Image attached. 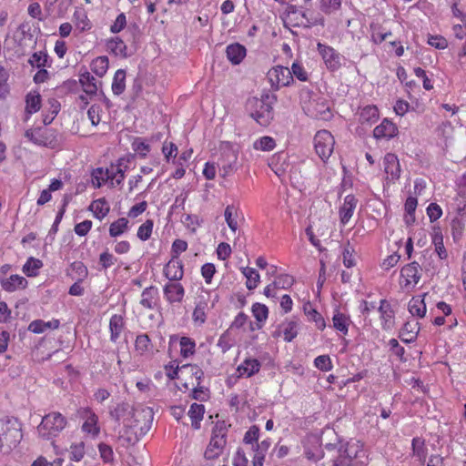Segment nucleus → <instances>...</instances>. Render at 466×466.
<instances>
[{
  "instance_id": "obj_50",
  "label": "nucleus",
  "mask_w": 466,
  "mask_h": 466,
  "mask_svg": "<svg viewBox=\"0 0 466 466\" xmlns=\"http://www.w3.org/2000/svg\"><path fill=\"white\" fill-rule=\"evenodd\" d=\"M180 354L183 358H188L195 353L196 343L188 337H182L179 341Z\"/></svg>"
},
{
  "instance_id": "obj_19",
  "label": "nucleus",
  "mask_w": 466,
  "mask_h": 466,
  "mask_svg": "<svg viewBox=\"0 0 466 466\" xmlns=\"http://www.w3.org/2000/svg\"><path fill=\"white\" fill-rule=\"evenodd\" d=\"M384 170L390 176L391 180H397L400 176V166L397 156L393 153H387L383 159Z\"/></svg>"
},
{
  "instance_id": "obj_31",
  "label": "nucleus",
  "mask_w": 466,
  "mask_h": 466,
  "mask_svg": "<svg viewBox=\"0 0 466 466\" xmlns=\"http://www.w3.org/2000/svg\"><path fill=\"white\" fill-rule=\"evenodd\" d=\"M124 318L121 315L115 314L111 317L109 321L111 341L116 342L118 339L124 329Z\"/></svg>"
},
{
  "instance_id": "obj_62",
  "label": "nucleus",
  "mask_w": 466,
  "mask_h": 466,
  "mask_svg": "<svg viewBox=\"0 0 466 466\" xmlns=\"http://www.w3.org/2000/svg\"><path fill=\"white\" fill-rule=\"evenodd\" d=\"M388 345L392 354L396 355L400 360H404L405 349L400 345L396 339H390Z\"/></svg>"
},
{
  "instance_id": "obj_59",
  "label": "nucleus",
  "mask_w": 466,
  "mask_h": 466,
  "mask_svg": "<svg viewBox=\"0 0 466 466\" xmlns=\"http://www.w3.org/2000/svg\"><path fill=\"white\" fill-rule=\"evenodd\" d=\"M451 234H452L453 239L457 240V239L461 238V237L462 236L464 228H465L464 220L460 218H454L451 220Z\"/></svg>"
},
{
  "instance_id": "obj_41",
  "label": "nucleus",
  "mask_w": 466,
  "mask_h": 466,
  "mask_svg": "<svg viewBox=\"0 0 466 466\" xmlns=\"http://www.w3.org/2000/svg\"><path fill=\"white\" fill-rule=\"evenodd\" d=\"M132 149L140 158H145L150 152L151 147L143 137H135L131 143Z\"/></svg>"
},
{
  "instance_id": "obj_63",
  "label": "nucleus",
  "mask_w": 466,
  "mask_h": 466,
  "mask_svg": "<svg viewBox=\"0 0 466 466\" xmlns=\"http://www.w3.org/2000/svg\"><path fill=\"white\" fill-rule=\"evenodd\" d=\"M127 26V17L124 13L119 14L114 23L110 26V31L113 34L119 33Z\"/></svg>"
},
{
  "instance_id": "obj_64",
  "label": "nucleus",
  "mask_w": 466,
  "mask_h": 466,
  "mask_svg": "<svg viewBox=\"0 0 466 466\" xmlns=\"http://www.w3.org/2000/svg\"><path fill=\"white\" fill-rule=\"evenodd\" d=\"M291 74L292 76H296L300 81H307L308 80V73L305 71L302 65H300L299 62H294L291 66Z\"/></svg>"
},
{
  "instance_id": "obj_37",
  "label": "nucleus",
  "mask_w": 466,
  "mask_h": 466,
  "mask_svg": "<svg viewBox=\"0 0 466 466\" xmlns=\"http://www.w3.org/2000/svg\"><path fill=\"white\" fill-rule=\"evenodd\" d=\"M41 96L37 92H30L25 96V112L28 115L36 113L41 108Z\"/></svg>"
},
{
  "instance_id": "obj_52",
  "label": "nucleus",
  "mask_w": 466,
  "mask_h": 466,
  "mask_svg": "<svg viewBox=\"0 0 466 466\" xmlns=\"http://www.w3.org/2000/svg\"><path fill=\"white\" fill-rule=\"evenodd\" d=\"M136 350L140 354L151 350V340L147 334H140L137 337L135 342Z\"/></svg>"
},
{
  "instance_id": "obj_18",
  "label": "nucleus",
  "mask_w": 466,
  "mask_h": 466,
  "mask_svg": "<svg viewBox=\"0 0 466 466\" xmlns=\"http://www.w3.org/2000/svg\"><path fill=\"white\" fill-rule=\"evenodd\" d=\"M279 329L273 333V337H279L280 333H283L284 340L287 342L292 341L298 335L299 321L295 319L287 320L279 326Z\"/></svg>"
},
{
  "instance_id": "obj_60",
  "label": "nucleus",
  "mask_w": 466,
  "mask_h": 466,
  "mask_svg": "<svg viewBox=\"0 0 466 466\" xmlns=\"http://www.w3.org/2000/svg\"><path fill=\"white\" fill-rule=\"evenodd\" d=\"M191 398L198 401H206L209 398V390L200 385V381L193 389Z\"/></svg>"
},
{
  "instance_id": "obj_43",
  "label": "nucleus",
  "mask_w": 466,
  "mask_h": 466,
  "mask_svg": "<svg viewBox=\"0 0 466 466\" xmlns=\"http://www.w3.org/2000/svg\"><path fill=\"white\" fill-rule=\"evenodd\" d=\"M73 16L76 27L80 32H85L91 28L90 20L84 10H76Z\"/></svg>"
},
{
  "instance_id": "obj_3",
  "label": "nucleus",
  "mask_w": 466,
  "mask_h": 466,
  "mask_svg": "<svg viewBox=\"0 0 466 466\" xmlns=\"http://www.w3.org/2000/svg\"><path fill=\"white\" fill-rule=\"evenodd\" d=\"M66 419L60 412H50L45 415L37 427L39 435L45 440L57 436L66 426Z\"/></svg>"
},
{
  "instance_id": "obj_61",
  "label": "nucleus",
  "mask_w": 466,
  "mask_h": 466,
  "mask_svg": "<svg viewBox=\"0 0 466 466\" xmlns=\"http://www.w3.org/2000/svg\"><path fill=\"white\" fill-rule=\"evenodd\" d=\"M314 365L322 371H329L332 369L331 360L329 355H319L314 360Z\"/></svg>"
},
{
  "instance_id": "obj_6",
  "label": "nucleus",
  "mask_w": 466,
  "mask_h": 466,
  "mask_svg": "<svg viewBox=\"0 0 466 466\" xmlns=\"http://www.w3.org/2000/svg\"><path fill=\"white\" fill-rule=\"evenodd\" d=\"M56 131L52 128L28 129L25 137L37 146L54 148L57 145Z\"/></svg>"
},
{
  "instance_id": "obj_1",
  "label": "nucleus",
  "mask_w": 466,
  "mask_h": 466,
  "mask_svg": "<svg viewBox=\"0 0 466 466\" xmlns=\"http://www.w3.org/2000/svg\"><path fill=\"white\" fill-rule=\"evenodd\" d=\"M276 100V96L268 93L262 95L260 99H249L250 116L260 126L268 127L274 117L273 104Z\"/></svg>"
},
{
  "instance_id": "obj_26",
  "label": "nucleus",
  "mask_w": 466,
  "mask_h": 466,
  "mask_svg": "<svg viewBox=\"0 0 466 466\" xmlns=\"http://www.w3.org/2000/svg\"><path fill=\"white\" fill-rule=\"evenodd\" d=\"M260 366L258 360L247 359L238 367L237 371L239 373V377L249 378L259 371Z\"/></svg>"
},
{
  "instance_id": "obj_32",
  "label": "nucleus",
  "mask_w": 466,
  "mask_h": 466,
  "mask_svg": "<svg viewBox=\"0 0 466 466\" xmlns=\"http://www.w3.org/2000/svg\"><path fill=\"white\" fill-rule=\"evenodd\" d=\"M79 82L83 87V90L87 95H96L97 92V86L96 78L88 72L85 71L79 76Z\"/></svg>"
},
{
  "instance_id": "obj_35",
  "label": "nucleus",
  "mask_w": 466,
  "mask_h": 466,
  "mask_svg": "<svg viewBox=\"0 0 466 466\" xmlns=\"http://www.w3.org/2000/svg\"><path fill=\"white\" fill-rule=\"evenodd\" d=\"M107 50L115 56H121L127 57V46L125 42L119 37H113L106 42Z\"/></svg>"
},
{
  "instance_id": "obj_33",
  "label": "nucleus",
  "mask_w": 466,
  "mask_h": 466,
  "mask_svg": "<svg viewBox=\"0 0 466 466\" xmlns=\"http://www.w3.org/2000/svg\"><path fill=\"white\" fill-rule=\"evenodd\" d=\"M205 407L203 404L193 403L188 410V416L191 419V425L195 430L200 428V421L203 420Z\"/></svg>"
},
{
  "instance_id": "obj_15",
  "label": "nucleus",
  "mask_w": 466,
  "mask_h": 466,
  "mask_svg": "<svg viewBox=\"0 0 466 466\" xmlns=\"http://www.w3.org/2000/svg\"><path fill=\"white\" fill-rule=\"evenodd\" d=\"M164 295L167 300L173 303H179L183 300L185 289L178 282H168L164 287Z\"/></svg>"
},
{
  "instance_id": "obj_34",
  "label": "nucleus",
  "mask_w": 466,
  "mask_h": 466,
  "mask_svg": "<svg viewBox=\"0 0 466 466\" xmlns=\"http://www.w3.org/2000/svg\"><path fill=\"white\" fill-rule=\"evenodd\" d=\"M332 322L335 329L346 335L349 331V326L351 320L350 317L339 312V310H336L332 317Z\"/></svg>"
},
{
  "instance_id": "obj_44",
  "label": "nucleus",
  "mask_w": 466,
  "mask_h": 466,
  "mask_svg": "<svg viewBox=\"0 0 466 466\" xmlns=\"http://www.w3.org/2000/svg\"><path fill=\"white\" fill-rule=\"evenodd\" d=\"M242 273L247 278V289L249 290L256 289L260 279L258 272L255 268L246 267L242 268Z\"/></svg>"
},
{
  "instance_id": "obj_29",
  "label": "nucleus",
  "mask_w": 466,
  "mask_h": 466,
  "mask_svg": "<svg viewBox=\"0 0 466 466\" xmlns=\"http://www.w3.org/2000/svg\"><path fill=\"white\" fill-rule=\"evenodd\" d=\"M144 435H140V431L134 427H127L123 424V429L119 431V440L123 441L127 445H134Z\"/></svg>"
},
{
  "instance_id": "obj_30",
  "label": "nucleus",
  "mask_w": 466,
  "mask_h": 466,
  "mask_svg": "<svg viewBox=\"0 0 466 466\" xmlns=\"http://www.w3.org/2000/svg\"><path fill=\"white\" fill-rule=\"evenodd\" d=\"M338 457L333 461V466H349L353 460V456L349 451V443L339 444Z\"/></svg>"
},
{
  "instance_id": "obj_54",
  "label": "nucleus",
  "mask_w": 466,
  "mask_h": 466,
  "mask_svg": "<svg viewBox=\"0 0 466 466\" xmlns=\"http://www.w3.org/2000/svg\"><path fill=\"white\" fill-rule=\"evenodd\" d=\"M305 457L311 461L317 462L324 457V451L320 445L308 447L304 451Z\"/></svg>"
},
{
  "instance_id": "obj_10",
  "label": "nucleus",
  "mask_w": 466,
  "mask_h": 466,
  "mask_svg": "<svg viewBox=\"0 0 466 466\" xmlns=\"http://www.w3.org/2000/svg\"><path fill=\"white\" fill-rule=\"evenodd\" d=\"M267 77L274 90L287 86L293 82L291 71L287 66H277L268 70Z\"/></svg>"
},
{
  "instance_id": "obj_13",
  "label": "nucleus",
  "mask_w": 466,
  "mask_h": 466,
  "mask_svg": "<svg viewBox=\"0 0 466 466\" xmlns=\"http://www.w3.org/2000/svg\"><path fill=\"white\" fill-rule=\"evenodd\" d=\"M32 26L29 22H23L17 28L14 35V39L17 45L24 48L30 45H35L36 41L34 39L32 34Z\"/></svg>"
},
{
  "instance_id": "obj_25",
  "label": "nucleus",
  "mask_w": 466,
  "mask_h": 466,
  "mask_svg": "<svg viewBox=\"0 0 466 466\" xmlns=\"http://www.w3.org/2000/svg\"><path fill=\"white\" fill-rule=\"evenodd\" d=\"M157 288L150 286L142 291L140 304L146 309H152L157 305Z\"/></svg>"
},
{
  "instance_id": "obj_7",
  "label": "nucleus",
  "mask_w": 466,
  "mask_h": 466,
  "mask_svg": "<svg viewBox=\"0 0 466 466\" xmlns=\"http://www.w3.org/2000/svg\"><path fill=\"white\" fill-rule=\"evenodd\" d=\"M335 139L331 133L326 129L319 130L314 137V147L318 156L326 161L331 156Z\"/></svg>"
},
{
  "instance_id": "obj_8",
  "label": "nucleus",
  "mask_w": 466,
  "mask_h": 466,
  "mask_svg": "<svg viewBox=\"0 0 466 466\" xmlns=\"http://www.w3.org/2000/svg\"><path fill=\"white\" fill-rule=\"evenodd\" d=\"M238 151L228 144L221 149L220 157L218 160L220 175L223 177L232 175L237 170Z\"/></svg>"
},
{
  "instance_id": "obj_21",
  "label": "nucleus",
  "mask_w": 466,
  "mask_h": 466,
  "mask_svg": "<svg viewBox=\"0 0 466 466\" xmlns=\"http://www.w3.org/2000/svg\"><path fill=\"white\" fill-rule=\"evenodd\" d=\"M134 410L135 408L128 402L122 401L116 404L114 409L110 410L109 415L117 422H119L120 420H123V424L125 425V420L131 417Z\"/></svg>"
},
{
  "instance_id": "obj_2",
  "label": "nucleus",
  "mask_w": 466,
  "mask_h": 466,
  "mask_svg": "<svg viewBox=\"0 0 466 466\" xmlns=\"http://www.w3.org/2000/svg\"><path fill=\"white\" fill-rule=\"evenodd\" d=\"M228 426L224 420H218L213 427L210 441L205 451L206 460L213 461L219 457L227 444Z\"/></svg>"
},
{
  "instance_id": "obj_36",
  "label": "nucleus",
  "mask_w": 466,
  "mask_h": 466,
  "mask_svg": "<svg viewBox=\"0 0 466 466\" xmlns=\"http://www.w3.org/2000/svg\"><path fill=\"white\" fill-rule=\"evenodd\" d=\"M408 309L412 316L423 318L426 314V304L424 302V299L420 297H413L409 302Z\"/></svg>"
},
{
  "instance_id": "obj_39",
  "label": "nucleus",
  "mask_w": 466,
  "mask_h": 466,
  "mask_svg": "<svg viewBox=\"0 0 466 466\" xmlns=\"http://www.w3.org/2000/svg\"><path fill=\"white\" fill-rule=\"evenodd\" d=\"M28 63L33 67L37 68L50 67L51 66L48 55L42 51L34 53L29 58Z\"/></svg>"
},
{
  "instance_id": "obj_11",
  "label": "nucleus",
  "mask_w": 466,
  "mask_h": 466,
  "mask_svg": "<svg viewBox=\"0 0 466 466\" xmlns=\"http://www.w3.org/2000/svg\"><path fill=\"white\" fill-rule=\"evenodd\" d=\"M1 431L4 439L10 446H16L23 438L21 424L15 418L7 419L5 421H3Z\"/></svg>"
},
{
  "instance_id": "obj_17",
  "label": "nucleus",
  "mask_w": 466,
  "mask_h": 466,
  "mask_svg": "<svg viewBox=\"0 0 466 466\" xmlns=\"http://www.w3.org/2000/svg\"><path fill=\"white\" fill-rule=\"evenodd\" d=\"M358 204V199L354 195H347L344 198L343 205L339 208V220L340 223L346 225L351 218L354 209Z\"/></svg>"
},
{
  "instance_id": "obj_45",
  "label": "nucleus",
  "mask_w": 466,
  "mask_h": 466,
  "mask_svg": "<svg viewBox=\"0 0 466 466\" xmlns=\"http://www.w3.org/2000/svg\"><path fill=\"white\" fill-rule=\"evenodd\" d=\"M42 267L43 262L40 259L30 257L23 266V272L27 277H35L38 275V270Z\"/></svg>"
},
{
  "instance_id": "obj_46",
  "label": "nucleus",
  "mask_w": 466,
  "mask_h": 466,
  "mask_svg": "<svg viewBox=\"0 0 466 466\" xmlns=\"http://www.w3.org/2000/svg\"><path fill=\"white\" fill-rule=\"evenodd\" d=\"M90 209L94 212V216L101 220L108 214L109 206L105 199H97L91 204Z\"/></svg>"
},
{
  "instance_id": "obj_12",
  "label": "nucleus",
  "mask_w": 466,
  "mask_h": 466,
  "mask_svg": "<svg viewBox=\"0 0 466 466\" xmlns=\"http://www.w3.org/2000/svg\"><path fill=\"white\" fill-rule=\"evenodd\" d=\"M317 48L329 70L335 71L340 67V56L334 48L321 43L318 44Z\"/></svg>"
},
{
  "instance_id": "obj_57",
  "label": "nucleus",
  "mask_w": 466,
  "mask_h": 466,
  "mask_svg": "<svg viewBox=\"0 0 466 466\" xmlns=\"http://www.w3.org/2000/svg\"><path fill=\"white\" fill-rule=\"evenodd\" d=\"M260 430L259 427L257 425H252L249 427V429L246 431L243 442L245 444H251L252 446L258 443V438H259Z\"/></svg>"
},
{
  "instance_id": "obj_38",
  "label": "nucleus",
  "mask_w": 466,
  "mask_h": 466,
  "mask_svg": "<svg viewBox=\"0 0 466 466\" xmlns=\"http://www.w3.org/2000/svg\"><path fill=\"white\" fill-rule=\"evenodd\" d=\"M126 88V71L124 69H118L115 73L112 82V92L116 96L123 94Z\"/></svg>"
},
{
  "instance_id": "obj_56",
  "label": "nucleus",
  "mask_w": 466,
  "mask_h": 466,
  "mask_svg": "<svg viewBox=\"0 0 466 466\" xmlns=\"http://www.w3.org/2000/svg\"><path fill=\"white\" fill-rule=\"evenodd\" d=\"M252 313L258 322H264L268 316V309L261 303H255L252 306Z\"/></svg>"
},
{
  "instance_id": "obj_5",
  "label": "nucleus",
  "mask_w": 466,
  "mask_h": 466,
  "mask_svg": "<svg viewBox=\"0 0 466 466\" xmlns=\"http://www.w3.org/2000/svg\"><path fill=\"white\" fill-rule=\"evenodd\" d=\"M303 109L309 116L315 119L329 121L333 116L329 101L322 96L310 98Z\"/></svg>"
},
{
  "instance_id": "obj_4",
  "label": "nucleus",
  "mask_w": 466,
  "mask_h": 466,
  "mask_svg": "<svg viewBox=\"0 0 466 466\" xmlns=\"http://www.w3.org/2000/svg\"><path fill=\"white\" fill-rule=\"evenodd\" d=\"M154 412L149 407H136L130 418L125 420V425L137 428L140 435H146L151 429Z\"/></svg>"
},
{
  "instance_id": "obj_22",
  "label": "nucleus",
  "mask_w": 466,
  "mask_h": 466,
  "mask_svg": "<svg viewBox=\"0 0 466 466\" xmlns=\"http://www.w3.org/2000/svg\"><path fill=\"white\" fill-rule=\"evenodd\" d=\"M3 289L7 292H14L16 289H25L28 282L19 275H11L8 279H0Z\"/></svg>"
},
{
  "instance_id": "obj_16",
  "label": "nucleus",
  "mask_w": 466,
  "mask_h": 466,
  "mask_svg": "<svg viewBox=\"0 0 466 466\" xmlns=\"http://www.w3.org/2000/svg\"><path fill=\"white\" fill-rule=\"evenodd\" d=\"M81 415L86 419L82 426L83 431L94 437L97 436L100 432V429L97 426L98 417L89 408L84 409Z\"/></svg>"
},
{
  "instance_id": "obj_23",
  "label": "nucleus",
  "mask_w": 466,
  "mask_h": 466,
  "mask_svg": "<svg viewBox=\"0 0 466 466\" xmlns=\"http://www.w3.org/2000/svg\"><path fill=\"white\" fill-rule=\"evenodd\" d=\"M420 331L419 323L417 321H407L400 331L399 338L404 343L415 341Z\"/></svg>"
},
{
  "instance_id": "obj_51",
  "label": "nucleus",
  "mask_w": 466,
  "mask_h": 466,
  "mask_svg": "<svg viewBox=\"0 0 466 466\" xmlns=\"http://www.w3.org/2000/svg\"><path fill=\"white\" fill-rule=\"evenodd\" d=\"M276 142L275 140L268 136L262 137L258 139H257L254 144L253 147L256 150H261V151H271L275 148Z\"/></svg>"
},
{
  "instance_id": "obj_28",
  "label": "nucleus",
  "mask_w": 466,
  "mask_h": 466,
  "mask_svg": "<svg viewBox=\"0 0 466 466\" xmlns=\"http://www.w3.org/2000/svg\"><path fill=\"white\" fill-rule=\"evenodd\" d=\"M303 311L309 321L315 322L319 329L323 330L325 329L326 321L324 318L312 307L309 301L304 303Z\"/></svg>"
},
{
  "instance_id": "obj_48",
  "label": "nucleus",
  "mask_w": 466,
  "mask_h": 466,
  "mask_svg": "<svg viewBox=\"0 0 466 466\" xmlns=\"http://www.w3.org/2000/svg\"><path fill=\"white\" fill-rule=\"evenodd\" d=\"M287 12H288L289 15H299L301 16V18L303 19L300 23L298 22L294 25H302L305 27H309H309L312 26V25H317V24H320L321 25H324V19L323 18H320L319 20H316L314 23L309 22V20L308 19V17L305 15V13H303V12L299 13L298 7L296 5H289L287 7Z\"/></svg>"
},
{
  "instance_id": "obj_47",
  "label": "nucleus",
  "mask_w": 466,
  "mask_h": 466,
  "mask_svg": "<svg viewBox=\"0 0 466 466\" xmlns=\"http://www.w3.org/2000/svg\"><path fill=\"white\" fill-rule=\"evenodd\" d=\"M432 243L435 246V251L438 254L441 259H445L448 257L446 248L443 244V236L440 229L434 230V234L432 236Z\"/></svg>"
},
{
  "instance_id": "obj_40",
  "label": "nucleus",
  "mask_w": 466,
  "mask_h": 466,
  "mask_svg": "<svg viewBox=\"0 0 466 466\" xmlns=\"http://www.w3.org/2000/svg\"><path fill=\"white\" fill-rule=\"evenodd\" d=\"M379 118V110L375 106H366L360 114V121L364 124H371Z\"/></svg>"
},
{
  "instance_id": "obj_42",
  "label": "nucleus",
  "mask_w": 466,
  "mask_h": 466,
  "mask_svg": "<svg viewBox=\"0 0 466 466\" xmlns=\"http://www.w3.org/2000/svg\"><path fill=\"white\" fill-rule=\"evenodd\" d=\"M108 65H109V62H108V58L107 56H98L96 58H95L90 66H91V70L99 77H102L107 71L108 69Z\"/></svg>"
},
{
  "instance_id": "obj_24",
  "label": "nucleus",
  "mask_w": 466,
  "mask_h": 466,
  "mask_svg": "<svg viewBox=\"0 0 466 466\" xmlns=\"http://www.w3.org/2000/svg\"><path fill=\"white\" fill-rule=\"evenodd\" d=\"M226 54L233 65H238L246 56V48L238 43L231 44L227 46Z\"/></svg>"
},
{
  "instance_id": "obj_9",
  "label": "nucleus",
  "mask_w": 466,
  "mask_h": 466,
  "mask_svg": "<svg viewBox=\"0 0 466 466\" xmlns=\"http://www.w3.org/2000/svg\"><path fill=\"white\" fill-rule=\"evenodd\" d=\"M421 278V268L416 261L409 263L402 267L400 270V285L403 289H412Z\"/></svg>"
},
{
  "instance_id": "obj_49",
  "label": "nucleus",
  "mask_w": 466,
  "mask_h": 466,
  "mask_svg": "<svg viewBox=\"0 0 466 466\" xmlns=\"http://www.w3.org/2000/svg\"><path fill=\"white\" fill-rule=\"evenodd\" d=\"M128 229V220L126 218H120L114 221L109 227V235L113 238L118 237Z\"/></svg>"
},
{
  "instance_id": "obj_55",
  "label": "nucleus",
  "mask_w": 466,
  "mask_h": 466,
  "mask_svg": "<svg viewBox=\"0 0 466 466\" xmlns=\"http://www.w3.org/2000/svg\"><path fill=\"white\" fill-rule=\"evenodd\" d=\"M294 281L292 276L282 274L277 277L272 285L274 289H288L293 285Z\"/></svg>"
},
{
  "instance_id": "obj_20",
  "label": "nucleus",
  "mask_w": 466,
  "mask_h": 466,
  "mask_svg": "<svg viewBox=\"0 0 466 466\" xmlns=\"http://www.w3.org/2000/svg\"><path fill=\"white\" fill-rule=\"evenodd\" d=\"M164 275L171 281H177L183 278V264L179 259L171 258L164 268Z\"/></svg>"
},
{
  "instance_id": "obj_27",
  "label": "nucleus",
  "mask_w": 466,
  "mask_h": 466,
  "mask_svg": "<svg viewBox=\"0 0 466 466\" xmlns=\"http://www.w3.org/2000/svg\"><path fill=\"white\" fill-rule=\"evenodd\" d=\"M59 325L60 322L58 319H52L49 321L35 319L29 324L28 330L35 334H40L45 332L46 329H56L59 327Z\"/></svg>"
},
{
  "instance_id": "obj_14",
  "label": "nucleus",
  "mask_w": 466,
  "mask_h": 466,
  "mask_svg": "<svg viewBox=\"0 0 466 466\" xmlns=\"http://www.w3.org/2000/svg\"><path fill=\"white\" fill-rule=\"evenodd\" d=\"M397 133L398 127H396V125L387 118H384L382 122L379 126H377L373 130V136L377 139L385 138L389 140L394 137L397 135Z\"/></svg>"
},
{
  "instance_id": "obj_58",
  "label": "nucleus",
  "mask_w": 466,
  "mask_h": 466,
  "mask_svg": "<svg viewBox=\"0 0 466 466\" xmlns=\"http://www.w3.org/2000/svg\"><path fill=\"white\" fill-rule=\"evenodd\" d=\"M153 220L147 219L146 220L137 230V238L143 241L147 240L152 234L153 230Z\"/></svg>"
},
{
  "instance_id": "obj_53",
  "label": "nucleus",
  "mask_w": 466,
  "mask_h": 466,
  "mask_svg": "<svg viewBox=\"0 0 466 466\" xmlns=\"http://www.w3.org/2000/svg\"><path fill=\"white\" fill-rule=\"evenodd\" d=\"M92 184L94 187L99 188L101 186L109 180V177L106 175V172L102 167H97L92 171Z\"/></svg>"
}]
</instances>
